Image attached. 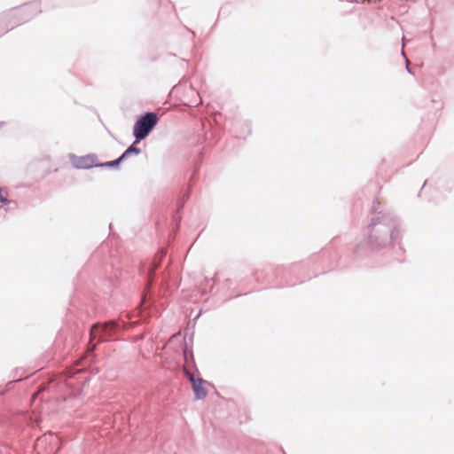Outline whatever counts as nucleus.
I'll return each instance as SVG.
<instances>
[{
  "label": "nucleus",
  "mask_w": 454,
  "mask_h": 454,
  "mask_svg": "<svg viewBox=\"0 0 454 454\" xmlns=\"http://www.w3.org/2000/svg\"><path fill=\"white\" fill-rule=\"evenodd\" d=\"M157 115L154 113H147L145 115L138 119L133 129L134 137L137 141L145 138L154 126L157 124Z\"/></svg>",
  "instance_id": "1"
},
{
  "label": "nucleus",
  "mask_w": 454,
  "mask_h": 454,
  "mask_svg": "<svg viewBox=\"0 0 454 454\" xmlns=\"http://www.w3.org/2000/svg\"><path fill=\"white\" fill-rule=\"evenodd\" d=\"M69 160L72 165L76 168H89L98 166L106 167L104 164H99L97 157L93 154H89L85 156H77L74 154H70Z\"/></svg>",
  "instance_id": "2"
},
{
  "label": "nucleus",
  "mask_w": 454,
  "mask_h": 454,
  "mask_svg": "<svg viewBox=\"0 0 454 454\" xmlns=\"http://www.w3.org/2000/svg\"><path fill=\"white\" fill-rule=\"evenodd\" d=\"M192 386V390L197 399H203L207 395V386L209 383L200 378L195 377L192 373H187Z\"/></svg>",
  "instance_id": "3"
},
{
  "label": "nucleus",
  "mask_w": 454,
  "mask_h": 454,
  "mask_svg": "<svg viewBox=\"0 0 454 454\" xmlns=\"http://www.w3.org/2000/svg\"><path fill=\"white\" fill-rule=\"evenodd\" d=\"M114 329V323H108L105 325H97L91 328L90 337L92 340L98 339L101 340H105V337L109 335Z\"/></svg>",
  "instance_id": "4"
},
{
  "label": "nucleus",
  "mask_w": 454,
  "mask_h": 454,
  "mask_svg": "<svg viewBox=\"0 0 454 454\" xmlns=\"http://www.w3.org/2000/svg\"><path fill=\"white\" fill-rule=\"evenodd\" d=\"M140 153V149L139 148H137L135 147L134 145H131L129 146L125 152L124 153L116 160H114V161H108V162H106L104 163L105 166H107V167H115L117 166L122 160H124L125 158L129 157L130 154H135V155H137Z\"/></svg>",
  "instance_id": "5"
},
{
  "label": "nucleus",
  "mask_w": 454,
  "mask_h": 454,
  "mask_svg": "<svg viewBox=\"0 0 454 454\" xmlns=\"http://www.w3.org/2000/svg\"><path fill=\"white\" fill-rule=\"evenodd\" d=\"M47 442H51L53 445L51 449V452L57 451V450L59 449V437L55 434L44 435L43 438L38 440L37 445L38 446L42 445Z\"/></svg>",
  "instance_id": "6"
},
{
  "label": "nucleus",
  "mask_w": 454,
  "mask_h": 454,
  "mask_svg": "<svg viewBox=\"0 0 454 454\" xmlns=\"http://www.w3.org/2000/svg\"><path fill=\"white\" fill-rule=\"evenodd\" d=\"M0 201L2 203H6L7 202V199H6L5 195H4V192L2 189H0Z\"/></svg>",
  "instance_id": "7"
},
{
  "label": "nucleus",
  "mask_w": 454,
  "mask_h": 454,
  "mask_svg": "<svg viewBox=\"0 0 454 454\" xmlns=\"http://www.w3.org/2000/svg\"><path fill=\"white\" fill-rule=\"evenodd\" d=\"M2 126H3V123H2V122H0V128H1Z\"/></svg>",
  "instance_id": "8"
}]
</instances>
